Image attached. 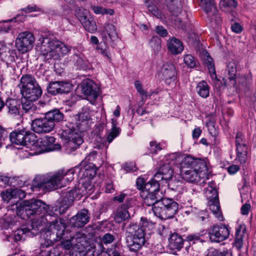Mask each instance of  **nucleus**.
<instances>
[{"instance_id": "nucleus-1", "label": "nucleus", "mask_w": 256, "mask_h": 256, "mask_svg": "<svg viewBox=\"0 0 256 256\" xmlns=\"http://www.w3.org/2000/svg\"><path fill=\"white\" fill-rule=\"evenodd\" d=\"M30 218H32L33 235L46 228L41 238L40 254L52 248L54 242L60 240H62L61 245L64 249L69 250L72 248L71 256L74 253L76 256L84 254L87 242L82 234L78 233L74 235V232L69 227H65L60 221L51 222L48 220H45L46 218L44 215L33 214Z\"/></svg>"}, {"instance_id": "nucleus-2", "label": "nucleus", "mask_w": 256, "mask_h": 256, "mask_svg": "<svg viewBox=\"0 0 256 256\" xmlns=\"http://www.w3.org/2000/svg\"><path fill=\"white\" fill-rule=\"evenodd\" d=\"M74 189L62 193L61 198L58 200V205L50 206L40 200L32 199L23 202L22 214L28 218H30L33 214L44 215L45 220L51 222L60 221L64 224L63 219L58 216V214H64L67 210L72 206L74 200H79L78 196Z\"/></svg>"}, {"instance_id": "nucleus-3", "label": "nucleus", "mask_w": 256, "mask_h": 256, "mask_svg": "<svg viewBox=\"0 0 256 256\" xmlns=\"http://www.w3.org/2000/svg\"><path fill=\"white\" fill-rule=\"evenodd\" d=\"M80 166H76L68 170H60L53 174L37 175L32 181L31 188L33 191H52L60 188L66 182H68L74 180V173L78 172Z\"/></svg>"}, {"instance_id": "nucleus-4", "label": "nucleus", "mask_w": 256, "mask_h": 256, "mask_svg": "<svg viewBox=\"0 0 256 256\" xmlns=\"http://www.w3.org/2000/svg\"><path fill=\"white\" fill-rule=\"evenodd\" d=\"M149 225L148 220L142 218L138 224H132L126 228V232L130 235L126 236V242L130 252H136L144 246L146 232Z\"/></svg>"}, {"instance_id": "nucleus-5", "label": "nucleus", "mask_w": 256, "mask_h": 256, "mask_svg": "<svg viewBox=\"0 0 256 256\" xmlns=\"http://www.w3.org/2000/svg\"><path fill=\"white\" fill-rule=\"evenodd\" d=\"M62 138L66 152L68 154L75 151L84 142L79 134L70 128L63 130Z\"/></svg>"}, {"instance_id": "nucleus-6", "label": "nucleus", "mask_w": 256, "mask_h": 256, "mask_svg": "<svg viewBox=\"0 0 256 256\" xmlns=\"http://www.w3.org/2000/svg\"><path fill=\"white\" fill-rule=\"evenodd\" d=\"M166 156L167 154L160 156V167L154 175L156 180L162 183H167L172 178L174 170L173 166H176V164L172 162L171 160H166Z\"/></svg>"}, {"instance_id": "nucleus-7", "label": "nucleus", "mask_w": 256, "mask_h": 256, "mask_svg": "<svg viewBox=\"0 0 256 256\" xmlns=\"http://www.w3.org/2000/svg\"><path fill=\"white\" fill-rule=\"evenodd\" d=\"M18 86L23 97L27 100L36 101L42 96V88L36 81H20Z\"/></svg>"}, {"instance_id": "nucleus-8", "label": "nucleus", "mask_w": 256, "mask_h": 256, "mask_svg": "<svg viewBox=\"0 0 256 256\" xmlns=\"http://www.w3.org/2000/svg\"><path fill=\"white\" fill-rule=\"evenodd\" d=\"M200 6L207 14L206 21L212 27H216L222 23V18L213 0H200Z\"/></svg>"}, {"instance_id": "nucleus-9", "label": "nucleus", "mask_w": 256, "mask_h": 256, "mask_svg": "<svg viewBox=\"0 0 256 256\" xmlns=\"http://www.w3.org/2000/svg\"><path fill=\"white\" fill-rule=\"evenodd\" d=\"M77 88L80 90L92 104L101 92L100 84L95 81H82L80 85H78Z\"/></svg>"}, {"instance_id": "nucleus-10", "label": "nucleus", "mask_w": 256, "mask_h": 256, "mask_svg": "<svg viewBox=\"0 0 256 256\" xmlns=\"http://www.w3.org/2000/svg\"><path fill=\"white\" fill-rule=\"evenodd\" d=\"M209 239L212 242L218 243L226 240L230 235L228 226L224 224H214L207 230Z\"/></svg>"}, {"instance_id": "nucleus-11", "label": "nucleus", "mask_w": 256, "mask_h": 256, "mask_svg": "<svg viewBox=\"0 0 256 256\" xmlns=\"http://www.w3.org/2000/svg\"><path fill=\"white\" fill-rule=\"evenodd\" d=\"M55 138L53 136H46L37 140L36 142H32L34 149L36 154L54 150L60 148V146L54 144Z\"/></svg>"}, {"instance_id": "nucleus-12", "label": "nucleus", "mask_w": 256, "mask_h": 256, "mask_svg": "<svg viewBox=\"0 0 256 256\" xmlns=\"http://www.w3.org/2000/svg\"><path fill=\"white\" fill-rule=\"evenodd\" d=\"M206 196L209 200L208 206L212 213L218 220H222L223 217L220 208L218 195L216 189L212 187L207 188Z\"/></svg>"}, {"instance_id": "nucleus-13", "label": "nucleus", "mask_w": 256, "mask_h": 256, "mask_svg": "<svg viewBox=\"0 0 256 256\" xmlns=\"http://www.w3.org/2000/svg\"><path fill=\"white\" fill-rule=\"evenodd\" d=\"M34 38L33 34L28 31L22 32L16 40V46L18 51L24 54L33 47Z\"/></svg>"}, {"instance_id": "nucleus-14", "label": "nucleus", "mask_w": 256, "mask_h": 256, "mask_svg": "<svg viewBox=\"0 0 256 256\" xmlns=\"http://www.w3.org/2000/svg\"><path fill=\"white\" fill-rule=\"evenodd\" d=\"M9 138L14 144L28 146L34 142V134L24 130H14L10 134Z\"/></svg>"}, {"instance_id": "nucleus-15", "label": "nucleus", "mask_w": 256, "mask_h": 256, "mask_svg": "<svg viewBox=\"0 0 256 256\" xmlns=\"http://www.w3.org/2000/svg\"><path fill=\"white\" fill-rule=\"evenodd\" d=\"M0 196L4 202L10 203L12 206L17 208L18 202L26 197V194L20 188H8L2 192Z\"/></svg>"}, {"instance_id": "nucleus-16", "label": "nucleus", "mask_w": 256, "mask_h": 256, "mask_svg": "<svg viewBox=\"0 0 256 256\" xmlns=\"http://www.w3.org/2000/svg\"><path fill=\"white\" fill-rule=\"evenodd\" d=\"M90 216L88 213V210L86 209H83L81 210L80 212H78L76 215L71 218L70 220V225L66 226L64 224L65 227H69L70 230H72L74 235L78 233H80V232H76L74 231V228H80L83 227L85 224H86L89 221ZM85 238H86V235L82 233ZM88 242V241H86ZM88 245L86 246V247Z\"/></svg>"}, {"instance_id": "nucleus-17", "label": "nucleus", "mask_w": 256, "mask_h": 256, "mask_svg": "<svg viewBox=\"0 0 256 256\" xmlns=\"http://www.w3.org/2000/svg\"><path fill=\"white\" fill-rule=\"evenodd\" d=\"M166 158L171 160L172 162L176 164V166L179 168L180 170L185 168H193L196 159L190 156H178L176 154H167Z\"/></svg>"}, {"instance_id": "nucleus-18", "label": "nucleus", "mask_w": 256, "mask_h": 256, "mask_svg": "<svg viewBox=\"0 0 256 256\" xmlns=\"http://www.w3.org/2000/svg\"><path fill=\"white\" fill-rule=\"evenodd\" d=\"M92 156L89 155L78 165L80 169L78 170V175L80 178V180H91L96 174V171L94 168L91 166L90 162V158Z\"/></svg>"}, {"instance_id": "nucleus-19", "label": "nucleus", "mask_w": 256, "mask_h": 256, "mask_svg": "<svg viewBox=\"0 0 256 256\" xmlns=\"http://www.w3.org/2000/svg\"><path fill=\"white\" fill-rule=\"evenodd\" d=\"M72 81H51L47 87L49 94L56 95L58 94L67 93L72 90Z\"/></svg>"}, {"instance_id": "nucleus-20", "label": "nucleus", "mask_w": 256, "mask_h": 256, "mask_svg": "<svg viewBox=\"0 0 256 256\" xmlns=\"http://www.w3.org/2000/svg\"><path fill=\"white\" fill-rule=\"evenodd\" d=\"M32 129L38 134L50 132L54 128V124L44 116L42 118H36L32 123Z\"/></svg>"}, {"instance_id": "nucleus-21", "label": "nucleus", "mask_w": 256, "mask_h": 256, "mask_svg": "<svg viewBox=\"0 0 256 256\" xmlns=\"http://www.w3.org/2000/svg\"><path fill=\"white\" fill-rule=\"evenodd\" d=\"M32 220V218H30ZM32 221L30 224L26 226H24L22 228L18 229L14 232V235L6 234V232H4V234L6 236V240L7 241L11 242H16L24 240L26 236H32L34 235L32 234L33 230L32 229Z\"/></svg>"}, {"instance_id": "nucleus-22", "label": "nucleus", "mask_w": 256, "mask_h": 256, "mask_svg": "<svg viewBox=\"0 0 256 256\" xmlns=\"http://www.w3.org/2000/svg\"><path fill=\"white\" fill-rule=\"evenodd\" d=\"M61 42L54 39L44 38L40 48V56L43 61H46L45 58L49 52H56Z\"/></svg>"}, {"instance_id": "nucleus-23", "label": "nucleus", "mask_w": 256, "mask_h": 256, "mask_svg": "<svg viewBox=\"0 0 256 256\" xmlns=\"http://www.w3.org/2000/svg\"><path fill=\"white\" fill-rule=\"evenodd\" d=\"M69 52V50L64 44L62 43L56 52H49L45 58L46 62L50 66L54 64V60H59L61 56H64Z\"/></svg>"}, {"instance_id": "nucleus-24", "label": "nucleus", "mask_w": 256, "mask_h": 256, "mask_svg": "<svg viewBox=\"0 0 256 256\" xmlns=\"http://www.w3.org/2000/svg\"><path fill=\"white\" fill-rule=\"evenodd\" d=\"M74 189L76 192V195L78 196V198H80L86 194H92L94 192V186L92 184L91 180H80L78 186H76Z\"/></svg>"}, {"instance_id": "nucleus-25", "label": "nucleus", "mask_w": 256, "mask_h": 256, "mask_svg": "<svg viewBox=\"0 0 256 256\" xmlns=\"http://www.w3.org/2000/svg\"><path fill=\"white\" fill-rule=\"evenodd\" d=\"M176 74L177 72L175 66L172 64L166 63L163 64L158 76H160L162 80H168L172 78L175 80Z\"/></svg>"}, {"instance_id": "nucleus-26", "label": "nucleus", "mask_w": 256, "mask_h": 256, "mask_svg": "<svg viewBox=\"0 0 256 256\" xmlns=\"http://www.w3.org/2000/svg\"><path fill=\"white\" fill-rule=\"evenodd\" d=\"M140 196L144 199V204L147 206H152V210L156 202L162 197V192L160 191L147 194L146 192H140Z\"/></svg>"}, {"instance_id": "nucleus-27", "label": "nucleus", "mask_w": 256, "mask_h": 256, "mask_svg": "<svg viewBox=\"0 0 256 256\" xmlns=\"http://www.w3.org/2000/svg\"><path fill=\"white\" fill-rule=\"evenodd\" d=\"M73 59L74 65L79 70H87L90 68V62L85 56L77 50H74Z\"/></svg>"}, {"instance_id": "nucleus-28", "label": "nucleus", "mask_w": 256, "mask_h": 256, "mask_svg": "<svg viewBox=\"0 0 256 256\" xmlns=\"http://www.w3.org/2000/svg\"><path fill=\"white\" fill-rule=\"evenodd\" d=\"M167 46L168 51L174 55L180 54L184 50L182 42L174 37L168 41Z\"/></svg>"}, {"instance_id": "nucleus-29", "label": "nucleus", "mask_w": 256, "mask_h": 256, "mask_svg": "<svg viewBox=\"0 0 256 256\" xmlns=\"http://www.w3.org/2000/svg\"><path fill=\"white\" fill-rule=\"evenodd\" d=\"M168 246L172 250H180L184 246V240L178 233L172 234L168 238Z\"/></svg>"}, {"instance_id": "nucleus-30", "label": "nucleus", "mask_w": 256, "mask_h": 256, "mask_svg": "<svg viewBox=\"0 0 256 256\" xmlns=\"http://www.w3.org/2000/svg\"><path fill=\"white\" fill-rule=\"evenodd\" d=\"M150 12L158 18H162L164 14L162 12V7L159 3L156 4L154 0H144Z\"/></svg>"}, {"instance_id": "nucleus-31", "label": "nucleus", "mask_w": 256, "mask_h": 256, "mask_svg": "<svg viewBox=\"0 0 256 256\" xmlns=\"http://www.w3.org/2000/svg\"><path fill=\"white\" fill-rule=\"evenodd\" d=\"M128 205L126 204L118 208L114 216V220L116 222L120 223L130 218V214L128 211Z\"/></svg>"}, {"instance_id": "nucleus-32", "label": "nucleus", "mask_w": 256, "mask_h": 256, "mask_svg": "<svg viewBox=\"0 0 256 256\" xmlns=\"http://www.w3.org/2000/svg\"><path fill=\"white\" fill-rule=\"evenodd\" d=\"M165 205H162L160 201L156 202L154 205L152 210L156 216L161 220H167L172 217L170 214L168 209L164 208Z\"/></svg>"}, {"instance_id": "nucleus-33", "label": "nucleus", "mask_w": 256, "mask_h": 256, "mask_svg": "<svg viewBox=\"0 0 256 256\" xmlns=\"http://www.w3.org/2000/svg\"><path fill=\"white\" fill-rule=\"evenodd\" d=\"M159 201L163 206L165 205L164 208L168 210L170 214L173 218L178 212V204L173 199L170 198H162V197Z\"/></svg>"}, {"instance_id": "nucleus-34", "label": "nucleus", "mask_w": 256, "mask_h": 256, "mask_svg": "<svg viewBox=\"0 0 256 256\" xmlns=\"http://www.w3.org/2000/svg\"><path fill=\"white\" fill-rule=\"evenodd\" d=\"M246 232V226L240 224L236 228L234 244L238 249H240L243 246V238Z\"/></svg>"}, {"instance_id": "nucleus-35", "label": "nucleus", "mask_w": 256, "mask_h": 256, "mask_svg": "<svg viewBox=\"0 0 256 256\" xmlns=\"http://www.w3.org/2000/svg\"><path fill=\"white\" fill-rule=\"evenodd\" d=\"M180 174L184 180L188 182H198L200 180V176L192 168L188 170H181Z\"/></svg>"}, {"instance_id": "nucleus-36", "label": "nucleus", "mask_w": 256, "mask_h": 256, "mask_svg": "<svg viewBox=\"0 0 256 256\" xmlns=\"http://www.w3.org/2000/svg\"><path fill=\"white\" fill-rule=\"evenodd\" d=\"M20 106L19 101L16 99L8 98L4 102V107L7 109L8 112L10 114H18Z\"/></svg>"}, {"instance_id": "nucleus-37", "label": "nucleus", "mask_w": 256, "mask_h": 256, "mask_svg": "<svg viewBox=\"0 0 256 256\" xmlns=\"http://www.w3.org/2000/svg\"><path fill=\"white\" fill-rule=\"evenodd\" d=\"M166 7L170 12L174 16H178L182 11V6L180 0L166 2Z\"/></svg>"}, {"instance_id": "nucleus-38", "label": "nucleus", "mask_w": 256, "mask_h": 256, "mask_svg": "<svg viewBox=\"0 0 256 256\" xmlns=\"http://www.w3.org/2000/svg\"><path fill=\"white\" fill-rule=\"evenodd\" d=\"M102 34H105L103 36V40L104 39L106 41V34H108L110 39L112 41H115L118 38V33L116 30L115 26L112 24H107L102 31Z\"/></svg>"}, {"instance_id": "nucleus-39", "label": "nucleus", "mask_w": 256, "mask_h": 256, "mask_svg": "<svg viewBox=\"0 0 256 256\" xmlns=\"http://www.w3.org/2000/svg\"><path fill=\"white\" fill-rule=\"evenodd\" d=\"M45 116L54 124L55 122H61L64 119V114L58 109H54L46 112Z\"/></svg>"}, {"instance_id": "nucleus-40", "label": "nucleus", "mask_w": 256, "mask_h": 256, "mask_svg": "<svg viewBox=\"0 0 256 256\" xmlns=\"http://www.w3.org/2000/svg\"><path fill=\"white\" fill-rule=\"evenodd\" d=\"M160 182L156 180L155 176H154L150 180L144 184V188L140 192H146V194H147L160 191Z\"/></svg>"}, {"instance_id": "nucleus-41", "label": "nucleus", "mask_w": 256, "mask_h": 256, "mask_svg": "<svg viewBox=\"0 0 256 256\" xmlns=\"http://www.w3.org/2000/svg\"><path fill=\"white\" fill-rule=\"evenodd\" d=\"M236 160L241 164H244L247 160V146H240L236 147Z\"/></svg>"}, {"instance_id": "nucleus-42", "label": "nucleus", "mask_w": 256, "mask_h": 256, "mask_svg": "<svg viewBox=\"0 0 256 256\" xmlns=\"http://www.w3.org/2000/svg\"><path fill=\"white\" fill-rule=\"evenodd\" d=\"M198 94L203 98H206L210 94V87L206 81L200 82L196 88Z\"/></svg>"}, {"instance_id": "nucleus-43", "label": "nucleus", "mask_w": 256, "mask_h": 256, "mask_svg": "<svg viewBox=\"0 0 256 256\" xmlns=\"http://www.w3.org/2000/svg\"><path fill=\"white\" fill-rule=\"evenodd\" d=\"M44 63L40 64L38 70L36 72V75L38 76V78H42V80H48L47 76L48 74L49 73V64L46 61H44Z\"/></svg>"}, {"instance_id": "nucleus-44", "label": "nucleus", "mask_w": 256, "mask_h": 256, "mask_svg": "<svg viewBox=\"0 0 256 256\" xmlns=\"http://www.w3.org/2000/svg\"><path fill=\"white\" fill-rule=\"evenodd\" d=\"M112 130L108 134L106 140L110 144L120 134V129L116 126V120L114 118L112 119Z\"/></svg>"}, {"instance_id": "nucleus-45", "label": "nucleus", "mask_w": 256, "mask_h": 256, "mask_svg": "<svg viewBox=\"0 0 256 256\" xmlns=\"http://www.w3.org/2000/svg\"><path fill=\"white\" fill-rule=\"evenodd\" d=\"M205 64L208 67L209 73L212 80H220L217 78L213 58L209 55L205 58Z\"/></svg>"}, {"instance_id": "nucleus-46", "label": "nucleus", "mask_w": 256, "mask_h": 256, "mask_svg": "<svg viewBox=\"0 0 256 256\" xmlns=\"http://www.w3.org/2000/svg\"><path fill=\"white\" fill-rule=\"evenodd\" d=\"M34 102L35 101L27 100V98L24 97L22 98L21 104L22 110L24 112H32L37 110V106L33 104Z\"/></svg>"}, {"instance_id": "nucleus-47", "label": "nucleus", "mask_w": 256, "mask_h": 256, "mask_svg": "<svg viewBox=\"0 0 256 256\" xmlns=\"http://www.w3.org/2000/svg\"><path fill=\"white\" fill-rule=\"evenodd\" d=\"M238 2L236 0H221L220 2V8L222 10H232L238 6Z\"/></svg>"}, {"instance_id": "nucleus-48", "label": "nucleus", "mask_w": 256, "mask_h": 256, "mask_svg": "<svg viewBox=\"0 0 256 256\" xmlns=\"http://www.w3.org/2000/svg\"><path fill=\"white\" fill-rule=\"evenodd\" d=\"M84 28L90 33L95 32L97 29V26L95 21L92 17H86L85 20L81 23Z\"/></svg>"}, {"instance_id": "nucleus-49", "label": "nucleus", "mask_w": 256, "mask_h": 256, "mask_svg": "<svg viewBox=\"0 0 256 256\" xmlns=\"http://www.w3.org/2000/svg\"><path fill=\"white\" fill-rule=\"evenodd\" d=\"M227 70L229 76V80H236L240 78L239 74H237V64L236 62H229L227 65Z\"/></svg>"}, {"instance_id": "nucleus-50", "label": "nucleus", "mask_w": 256, "mask_h": 256, "mask_svg": "<svg viewBox=\"0 0 256 256\" xmlns=\"http://www.w3.org/2000/svg\"><path fill=\"white\" fill-rule=\"evenodd\" d=\"M194 170L196 171L198 174L199 172L208 171V167L205 160L196 158L194 164L192 168Z\"/></svg>"}, {"instance_id": "nucleus-51", "label": "nucleus", "mask_w": 256, "mask_h": 256, "mask_svg": "<svg viewBox=\"0 0 256 256\" xmlns=\"http://www.w3.org/2000/svg\"><path fill=\"white\" fill-rule=\"evenodd\" d=\"M161 38L158 36H153L150 41V44L155 52L161 50Z\"/></svg>"}, {"instance_id": "nucleus-52", "label": "nucleus", "mask_w": 256, "mask_h": 256, "mask_svg": "<svg viewBox=\"0 0 256 256\" xmlns=\"http://www.w3.org/2000/svg\"><path fill=\"white\" fill-rule=\"evenodd\" d=\"M62 246H58L48 250L45 253L40 254V256H60L62 253Z\"/></svg>"}, {"instance_id": "nucleus-53", "label": "nucleus", "mask_w": 256, "mask_h": 256, "mask_svg": "<svg viewBox=\"0 0 256 256\" xmlns=\"http://www.w3.org/2000/svg\"><path fill=\"white\" fill-rule=\"evenodd\" d=\"M104 48H102V42H101L99 45L97 46V50H100V52L104 56L106 57L108 60H111V54L108 49V48L106 46V42L104 39Z\"/></svg>"}, {"instance_id": "nucleus-54", "label": "nucleus", "mask_w": 256, "mask_h": 256, "mask_svg": "<svg viewBox=\"0 0 256 256\" xmlns=\"http://www.w3.org/2000/svg\"><path fill=\"white\" fill-rule=\"evenodd\" d=\"M184 62L189 68H194L196 66V60L195 58L191 54L184 55Z\"/></svg>"}, {"instance_id": "nucleus-55", "label": "nucleus", "mask_w": 256, "mask_h": 256, "mask_svg": "<svg viewBox=\"0 0 256 256\" xmlns=\"http://www.w3.org/2000/svg\"><path fill=\"white\" fill-rule=\"evenodd\" d=\"M168 186L172 190L179 193H182L184 191V184L182 182H172Z\"/></svg>"}, {"instance_id": "nucleus-56", "label": "nucleus", "mask_w": 256, "mask_h": 256, "mask_svg": "<svg viewBox=\"0 0 256 256\" xmlns=\"http://www.w3.org/2000/svg\"><path fill=\"white\" fill-rule=\"evenodd\" d=\"M203 236V234L200 233H194L192 234L188 235L186 237V240L189 243L192 242V244H195L198 242H202L201 240V237Z\"/></svg>"}, {"instance_id": "nucleus-57", "label": "nucleus", "mask_w": 256, "mask_h": 256, "mask_svg": "<svg viewBox=\"0 0 256 256\" xmlns=\"http://www.w3.org/2000/svg\"><path fill=\"white\" fill-rule=\"evenodd\" d=\"M162 150L159 143L156 141H152L150 142V150L152 154H156L158 151Z\"/></svg>"}, {"instance_id": "nucleus-58", "label": "nucleus", "mask_w": 256, "mask_h": 256, "mask_svg": "<svg viewBox=\"0 0 256 256\" xmlns=\"http://www.w3.org/2000/svg\"><path fill=\"white\" fill-rule=\"evenodd\" d=\"M25 16L23 14H17L16 16L12 18L8 19V20H4V23H9V22H22L25 20Z\"/></svg>"}, {"instance_id": "nucleus-59", "label": "nucleus", "mask_w": 256, "mask_h": 256, "mask_svg": "<svg viewBox=\"0 0 256 256\" xmlns=\"http://www.w3.org/2000/svg\"><path fill=\"white\" fill-rule=\"evenodd\" d=\"M134 86L138 92L140 96H147V92L142 88L140 81H135Z\"/></svg>"}, {"instance_id": "nucleus-60", "label": "nucleus", "mask_w": 256, "mask_h": 256, "mask_svg": "<svg viewBox=\"0 0 256 256\" xmlns=\"http://www.w3.org/2000/svg\"><path fill=\"white\" fill-rule=\"evenodd\" d=\"M244 136L241 132H238L236 136V147L240 146H246L244 143Z\"/></svg>"}, {"instance_id": "nucleus-61", "label": "nucleus", "mask_w": 256, "mask_h": 256, "mask_svg": "<svg viewBox=\"0 0 256 256\" xmlns=\"http://www.w3.org/2000/svg\"><path fill=\"white\" fill-rule=\"evenodd\" d=\"M114 240V236L112 234L106 233L104 235L102 241L104 244H108L112 242Z\"/></svg>"}, {"instance_id": "nucleus-62", "label": "nucleus", "mask_w": 256, "mask_h": 256, "mask_svg": "<svg viewBox=\"0 0 256 256\" xmlns=\"http://www.w3.org/2000/svg\"><path fill=\"white\" fill-rule=\"evenodd\" d=\"M21 10L22 12L28 14L34 12H38L39 11L40 8L35 4H29L26 8H22Z\"/></svg>"}, {"instance_id": "nucleus-63", "label": "nucleus", "mask_w": 256, "mask_h": 256, "mask_svg": "<svg viewBox=\"0 0 256 256\" xmlns=\"http://www.w3.org/2000/svg\"><path fill=\"white\" fill-rule=\"evenodd\" d=\"M156 32L162 37H166L168 34V30L162 26H158L156 28Z\"/></svg>"}, {"instance_id": "nucleus-64", "label": "nucleus", "mask_w": 256, "mask_h": 256, "mask_svg": "<svg viewBox=\"0 0 256 256\" xmlns=\"http://www.w3.org/2000/svg\"><path fill=\"white\" fill-rule=\"evenodd\" d=\"M231 30L236 34H240L243 30V28L238 22H235L232 24Z\"/></svg>"}]
</instances>
